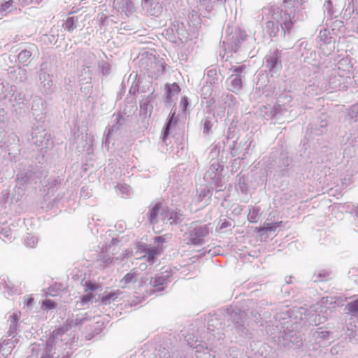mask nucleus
Masks as SVG:
<instances>
[{
	"label": "nucleus",
	"mask_w": 358,
	"mask_h": 358,
	"mask_svg": "<svg viewBox=\"0 0 358 358\" xmlns=\"http://www.w3.org/2000/svg\"><path fill=\"white\" fill-rule=\"evenodd\" d=\"M77 20L73 17H69L64 24V28L68 31H72L76 27Z\"/></svg>",
	"instance_id": "1a4fd4ad"
},
{
	"label": "nucleus",
	"mask_w": 358,
	"mask_h": 358,
	"mask_svg": "<svg viewBox=\"0 0 358 358\" xmlns=\"http://www.w3.org/2000/svg\"><path fill=\"white\" fill-rule=\"evenodd\" d=\"M85 286H86V287H87L88 289H90V290H96V289H98V287H99V286H98V285H97V284H96V283H92V282H90V281H89V282H87L85 283Z\"/></svg>",
	"instance_id": "dca6fc26"
},
{
	"label": "nucleus",
	"mask_w": 358,
	"mask_h": 358,
	"mask_svg": "<svg viewBox=\"0 0 358 358\" xmlns=\"http://www.w3.org/2000/svg\"><path fill=\"white\" fill-rule=\"evenodd\" d=\"M166 90H167L166 99L169 101H171L172 96L173 94H179L181 90H180V86L176 83H173L171 85H166Z\"/></svg>",
	"instance_id": "39448f33"
},
{
	"label": "nucleus",
	"mask_w": 358,
	"mask_h": 358,
	"mask_svg": "<svg viewBox=\"0 0 358 358\" xmlns=\"http://www.w3.org/2000/svg\"><path fill=\"white\" fill-rule=\"evenodd\" d=\"M13 5V1L12 0H10V1H6L3 6H2V9L3 10H6L7 8H8L10 6H11Z\"/></svg>",
	"instance_id": "a211bd4d"
},
{
	"label": "nucleus",
	"mask_w": 358,
	"mask_h": 358,
	"mask_svg": "<svg viewBox=\"0 0 358 358\" xmlns=\"http://www.w3.org/2000/svg\"><path fill=\"white\" fill-rule=\"evenodd\" d=\"M180 105L182 109V111L185 112L189 105L188 99L187 96H183L181 98Z\"/></svg>",
	"instance_id": "4468645a"
},
{
	"label": "nucleus",
	"mask_w": 358,
	"mask_h": 358,
	"mask_svg": "<svg viewBox=\"0 0 358 358\" xmlns=\"http://www.w3.org/2000/svg\"><path fill=\"white\" fill-rule=\"evenodd\" d=\"M245 67L241 66H234L232 68V70L234 72L238 73V74H240L241 73V72L244 70Z\"/></svg>",
	"instance_id": "f3484780"
},
{
	"label": "nucleus",
	"mask_w": 358,
	"mask_h": 358,
	"mask_svg": "<svg viewBox=\"0 0 358 358\" xmlns=\"http://www.w3.org/2000/svg\"><path fill=\"white\" fill-rule=\"evenodd\" d=\"M159 250L157 248H152L148 250L146 255H144L143 258H145L148 262L152 263L155 258L159 254Z\"/></svg>",
	"instance_id": "0eeeda50"
},
{
	"label": "nucleus",
	"mask_w": 358,
	"mask_h": 358,
	"mask_svg": "<svg viewBox=\"0 0 358 358\" xmlns=\"http://www.w3.org/2000/svg\"><path fill=\"white\" fill-rule=\"evenodd\" d=\"M282 222L264 223L262 227L256 228L257 232L274 231L281 227Z\"/></svg>",
	"instance_id": "20e7f679"
},
{
	"label": "nucleus",
	"mask_w": 358,
	"mask_h": 358,
	"mask_svg": "<svg viewBox=\"0 0 358 358\" xmlns=\"http://www.w3.org/2000/svg\"><path fill=\"white\" fill-rule=\"evenodd\" d=\"M57 306V303L51 299H45L43 301L41 308L43 310L53 309Z\"/></svg>",
	"instance_id": "9d476101"
},
{
	"label": "nucleus",
	"mask_w": 358,
	"mask_h": 358,
	"mask_svg": "<svg viewBox=\"0 0 358 358\" xmlns=\"http://www.w3.org/2000/svg\"><path fill=\"white\" fill-rule=\"evenodd\" d=\"M32 301H33V298H31V296H27L24 299V303L27 306L30 305L32 303Z\"/></svg>",
	"instance_id": "aec40b11"
},
{
	"label": "nucleus",
	"mask_w": 358,
	"mask_h": 358,
	"mask_svg": "<svg viewBox=\"0 0 358 358\" xmlns=\"http://www.w3.org/2000/svg\"><path fill=\"white\" fill-rule=\"evenodd\" d=\"M162 208V203H156L154 204V206H152V208H151L150 210V222L152 223H155L157 222V215L159 212V210H161Z\"/></svg>",
	"instance_id": "423d86ee"
},
{
	"label": "nucleus",
	"mask_w": 358,
	"mask_h": 358,
	"mask_svg": "<svg viewBox=\"0 0 358 358\" xmlns=\"http://www.w3.org/2000/svg\"><path fill=\"white\" fill-rule=\"evenodd\" d=\"M208 234L207 226H201L195 228L190 234V242L193 245H201L203 243V237Z\"/></svg>",
	"instance_id": "f03ea898"
},
{
	"label": "nucleus",
	"mask_w": 358,
	"mask_h": 358,
	"mask_svg": "<svg viewBox=\"0 0 358 358\" xmlns=\"http://www.w3.org/2000/svg\"><path fill=\"white\" fill-rule=\"evenodd\" d=\"M136 278V274L134 273H129L126 274L124 278L121 280V282L123 283L124 286L129 284Z\"/></svg>",
	"instance_id": "9b49d317"
},
{
	"label": "nucleus",
	"mask_w": 358,
	"mask_h": 358,
	"mask_svg": "<svg viewBox=\"0 0 358 358\" xmlns=\"http://www.w3.org/2000/svg\"><path fill=\"white\" fill-rule=\"evenodd\" d=\"M92 294H90V295L85 296L84 298H83V300L85 301H87L90 300L92 299Z\"/></svg>",
	"instance_id": "5701e85b"
},
{
	"label": "nucleus",
	"mask_w": 358,
	"mask_h": 358,
	"mask_svg": "<svg viewBox=\"0 0 358 358\" xmlns=\"http://www.w3.org/2000/svg\"><path fill=\"white\" fill-rule=\"evenodd\" d=\"M231 85L232 87L231 91L236 92L240 90L242 88V79L239 76H236L231 80Z\"/></svg>",
	"instance_id": "6e6552de"
},
{
	"label": "nucleus",
	"mask_w": 358,
	"mask_h": 358,
	"mask_svg": "<svg viewBox=\"0 0 358 358\" xmlns=\"http://www.w3.org/2000/svg\"><path fill=\"white\" fill-rule=\"evenodd\" d=\"M281 12H284V18L281 16L280 20L287 26V22H291L294 17V8L292 0H284L281 6Z\"/></svg>",
	"instance_id": "f257e3e1"
},
{
	"label": "nucleus",
	"mask_w": 358,
	"mask_h": 358,
	"mask_svg": "<svg viewBox=\"0 0 358 358\" xmlns=\"http://www.w3.org/2000/svg\"><path fill=\"white\" fill-rule=\"evenodd\" d=\"M151 1L152 0H143V1H144V3H149V4H150Z\"/></svg>",
	"instance_id": "b1692460"
},
{
	"label": "nucleus",
	"mask_w": 358,
	"mask_h": 358,
	"mask_svg": "<svg viewBox=\"0 0 358 358\" xmlns=\"http://www.w3.org/2000/svg\"><path fill=\"white\" fill-rule=\"evenodd\" d=\"M113 3L116 8L126 14L133 13L135 9L132 0H114Z\"/></svg>",
	"instance_id": "7ed1b4c3"
},
{
	"label": "nucleus",
	"mask_w": 358,
	"mask_h": 358,
	"mask_svg": "<svg viewBox=\"0 0 358 358\" xmlns=\"http://www.w3.org/2000/svg\"><path fill=\"white\" fill-rule=\"evenodd\" d=\"M212 128V124L209 120H206L204 123L203 132L208 134Z\"/></svg>",
	"instance_id": "2eb2a0df"
},
{
	"label": "nucleus",
	"mask_w": 358,
	"mask_h": 358,
	"mask_svg": "<svg viewBox=\"0 0 358 358\" xmlns=\"http://www.w3.org/2000/svg\"><path fill=\"white\" fill-rule=\"evenodd\" d=\"M277 60H278L277 57H275V58L271 59V69L275 68V66L276 65V63H277Z\"/></svg>",
	"instance_id": "4be33fe9"
},
{
	"label": "nucleus",
	"mask_w": 358,
	"mask_h": 358,
	"mask_svg": "<svg viewBox=\"0 0 358 358\" xmlns=\"http://www.w3.org/2000/svg\"><path fill=\"white\" fill-rule=\"evenodd\" d=\"M116 293L115 292H111V293H109L108 294L106 295V296H103L102 298H101V302L104 304H108L110 303V300L111 299H114L116 297Z\"/></svg>",
	"instance_id": "ddd939ff"
},
{
	"label": "nucleus",
	"mask_w": 358,
	"mask_h": 358,
	"mask_svg": "<svg viewBox=\"0 0 358 358\" xmlns=\"http://www.w3.org/2000/svg\"><path fill=\"white\" fill-rule=\"evenodd\" d=\"M22 55L30 57V56H31V53H30V52H29V51L24 50V51H22V52L20 53L19 57H22Z\"/></svg>",
	"instance_id": "412c9836"
},
{
	"label": "nucleus",
	"mask_w": 358,
	"mask_h": 358,
	"mask_svg": "<svg viewBox=\"0 0 358 358\" xmlns=\"http://www.w3.org/2000/svg\"><path fill=\"white\" fill-rule=\"evenodd\" d=\"M346 308L349 312L352 313L358 312V299L350 303H348L346 306Z\"/></svg>",
	"instance_id": "f8f14e48"
},
{
	"label": "nucleus",
	"mask_w": 358,
	"mask_h": 358,
	"mask_svg": "<svg viewBox=\"0 0 358 358\" xmlns=\"http://www.w3.org/2000/svg\"><path fill=\"white\" fill-rule=\"evenodd\" d=\"M174 115L175 114L173 113L172 117H173ZM172 119H173V117H171V119L170 120L169 122L166 125V130L164 131V137H166L169 135V126H170V124H171V122L172 121Z\"/></svg>",
	"instance_id": "6ab92c4d"
}]
</instances>
